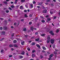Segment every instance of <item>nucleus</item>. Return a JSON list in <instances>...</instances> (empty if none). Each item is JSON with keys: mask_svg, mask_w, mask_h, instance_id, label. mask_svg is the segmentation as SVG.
<instances>
[{"mask_svg": "<svg viewBox=\"0 0 60 60\" xmlns=\"http://www.w3.org/2000/svg\"><path fill=\"white\" fill-rule=\"evenodd\" d=\"M53 54H51L49 56V58L48 59V60H51V59H50V58H51V57H53Z\"/></svg>", "mask_w": 60, "mask_h": 60, "instance_id": "obj_1", "label": "nucleus"}, {"mask_svg": "<svg viewBox=\"0 0 60 60\" xmlns=\"http://www.w3.org/2000/svg\"><path fill=\"white\" fill-rule=\"evenodd\" d=\"M55 40L54 39H51L50 41V42L51 44H53Z\"/></svg>", "mask_w": 60, "mask_h": 60, "instance_id": "obj_2", "label": "nucleus"}, {"mask_svg": "<svg viewBox=\"0 0 60 60\" xmlns=\"http://www.w3.org/2000/svg\"><path fill=\"white\" fill-rule=\"evenodd\" d=\"M49 33L51 34L52 35H54V34L53 32V31H51L49 32Z\"/></svg>", "mask_w": 60, "mask_h": 60, "instance_id": "obj_3", "label": "nucleus"}, {"mask_svg": "<svg viewBox=\"0 0 60 60\" xmlns=\"http://www.w3.org/2000/svg\"><path fill=\"white\" fill-rule=\"evenodd\" d=\"M50 20H51V19H50V18H48L47 20V22H49V21H50Z\"/></svg>", "mask_w": 60, "mask_h": 60, "instance_id": "obj_4", "label": "nucleus"}, {"mask_svg": "<svg viewBox=\"0 0 60 60\" xmlns=\"http://www.w3.org/2000/svg\"><path fill=\"white\" fill-rule=\"evenodd\" d=\"M5 31H2L1 32L2 35H4V34H5Z\"/></svg>", "mask_w": 60, "mask_h": 60, "instance_id": "obj_5", "label": "nucleus"}, {"mask_svg": "<svg viewBox=\"0 0 60 60\" xmlns=\"http://www.w3.org/2000/svg\"><path fill=\"white\" fill-rule=\"evenodd\" d=\"M36 46L38 48H40L41 46H40V45L39 44H37L36 45Z\"/></svg>", "mask_w": 60, "mask_h": 60, "instance_id": "obj_6", "label": "nucleus"}, {"mask_svg": "<svg viewBox=\"0 0 60 60\" xmlns=\"http://www.w3.org/2000/svg\"><path fill=\"white\" fill-rule=\"evenodd\" d=\"M47 10H44L43 11V13H47Z\"/></svg>", "mask_w": 60, "mask_h": 60, "instance_id": "obj_7", "label": "nucleus"}, {"mask_svg": "<svg viewBox=\"0 0 60 60\" xmlns=\"http://www.w3.org/2000/svg\"><path fill=\"white\" fill-rule=\"evenodd\" d=\"M7 27L6 26H4L3 27V29L4 30H7Z\"/></svg>", "mask_w": 60, "mask_h": 60, "instance_id": "obj_8", "label": "nucleus"}, {"mask_svg": "<svg viewBox=\"0 0 60 60\" xmlns=\"http://www.w3.org/2000/svg\"><path fill=\"white\" fill-rule=\"evenodd\" d=\"M31 30H32V31H34V27H30Z\"/></svg>", "mask_w": 60, "mask_h": 60, "instance_id": "obj_9", "label": "nucleus"}, {"mask_svg": "<svg viewBox=\"0 0 60 60\" xmlns=\"http://www.w3.org/2000/svg\"><path fill=\"white\" fill-rule=\"evenodd\" d=\"M59 31H60V30H59V29H58L56 31V33H57H57H58V32H59Z\"/></svg>", "mask_w": 60, "mask_h": 60, "instance_id": "obj_10", "label": "nucleus"}, {"mask_svg": "<svg viewBox=\"0 0 60 60\" xmlns=\"http://www.w3.org/2000/svg\"><path fill=\"white\" fill-rule=\"evenodd\" d=\"M30 5L31 8H32L33 7V4H30Z\"/></svg>", "mask_w": 60, "mask_h": 60, "instance_id": "obj_11", "label": "nucleus"}, {"mask_svg": "<svg viewBox=\"0 0 60 60\" xmlns=\"http://www.w3.org/2000/svg\"><path fill=\"white\" fill-rule=\"evenodd\" d=\"M35 43L34 42H33L32 43H31V45H32V46H34V45H35Z\"/></svg>", "mask_w": 60, "mask_h": 60, "instance_id": "obj_12", "label": "nucleus"}, {"mask_svg": "<svg viewBox=\"0 0 60 60\" xmlns=\"http://www.w3.org/2000/svg\"><path fill=\"white\" fill-rule=\"evenodd\" d=\"M23 31L24 32H26V28H24L23 29Z\"/></svg>", "mask_w": 60, "mask_h": 60, "instance_id": "obj_13", "label": "nucleus"}, {"mask_svg": "<svg viewBox=\"0 0 60 60\" xmlns=\"http://www.w3.org/2000/svg\"><path fill=\"white\" fill-rule=\"evenodd\" d=\"M40 40V39H39V38H38L37 39H36L35 40L36 41H39Z\"/></svg>", "mask_w": 60, "mask_h": 60, "instance_id": "obj_14", "label": "nucleus"}, {"mask_svg": "<svg viewBox=\"0 0 60 60\" xmlns=\"http://www.w3.org/2000/svg\"><path fill=\"white\" fill-rule=\"evenodd\" d=\"M3 3L4 4H7V2H6V1H4L3 2Z\"/></svg>", "mask_w": 60, "mask_h": 60, "instance_id": "obj_15", "label": "nucleus"}, {"mask_svg": "<svg viewBox=\"0 0 60 60\" xmlns=\"http://www.w3.org/2000/svg\"><path fill=\"white\" fill-rule=\"evenodd\" d=\"M49 42H50V40H48L47 41V43H49Z\"/></svg>", "mask_w": 60, "mask_h": 60, "instance_id": "obj_16", "label": "nucleus"}, {"mask_svg": "<svg viewBox=\"0 0 60 60\" xmlns=\"http://www.w3.org/2000/svg\"><path fill=\"white\" fill-rule=\"evenodd\" d=\"M14 46L15 47H16V48H18V45H14Z\"/></svg>", "mask_w": 60, "mask_h": 60, "instance_id": "obj_17", "label": "nucleus"}, {"mask_svg": "<svg viewBox=\"0 0 60 60\" xmlns=\"http://www.w3.org/2000/svg\"><path fill=\"white\" fill-rule=\"evenodd\" d=\"M41 22H43V23H44V22H45V20H42L41 21Z\"/></svg>", "mask_w": 60, "mask_h": 60, "instance_id": "obj_18", "label": "nucleus"}, {"mask_svg": "<svg viewBox=\"0 0 60 60\" xmlns=\"http://www.w3.org/2000/svg\"><path fill=\"white\" fill-rule=\"evenodd\" d=\"M24 16L25 17H26V18H27V17H28V16L26 14Z\"/></svg>", "mask_w": 60, "mask_h": 60, "instance_id": "obj_19", "label": "nucleus"}, {"mask_svg": "<svg viewBox=\"0 0 60 60\" xmlns=\"http://www.w3.org/2000/svg\"><path fill=\"white\" fill-rule=\"evenodd\" d=\"M32 57H34L35 56V55L34 54H33L32 55Z\"/></svg>", "mask_w": 60, "mask_h": 60, "instance_id": "obj_20", "label": "nucleus"}, {"mask_svg": "<svg viewBox=\"0 0 60 60\" xmlns=\"http://www.w3.org/2000/svg\"><path fill=\"white\" fill-rule=\"evenodd\" d=\"M38 5H40V6L42 5V3H40L38 4Z\"/></svg>", "mask_w": 60, "mask_h": 60, "instance_id": "obj_21", "label": "nucleus"}, {"mask_svg": "<svg viewBox=\"0 0 60 60\" xmlns=\"http://www.w3.org/2000/svg\"><path fill=\"white\" fill-rule=\"evenodd\" d=\"M42 48L43 49H44V50H45V49H46V48H45V47L43 46Z\"/></svg>", "mask_w": 60, "mask_h": 60, "instance_id": "obj_22", "label": "nucleus"}, {"mask_svg": "<svg viewBox=\"0 0 60 60\" xmlns=\"http://www.w3.org/2000/svg\"><path fill=\"white\" fill-rule=\"evenodd\" d=\"M47 55H49L50 54V52H47Z\"/></svg>", "mask_w": 60, "mask_h": 60, "instance_id": "obj_23", "label": "nucleus"}, {"mask_svg": "<svg viewBox=\"0 0 60 60\" xmlns=\"http://www.w3.org/2000/svg\"><path fill=\"white\" fill-rule=\"evenodd\" d=\"M45 34H43L41 35L42 36H45Z\"/></svg>", "mask_w": 60, "mask_h": 60, "instance_id": "obj_24", "label": "nucleus"}, {"mask_svg": "<svg viewBox=\"0 0 60 60\" xmlns=\"http://www.w3.org/2000/svg\"><path fill=\"white\" fill-rule=\"evenodd\" d=\"M27 49V50H28V51H30V50H31L30 49V48H28Z\"/></svg>", "mask_w": 60, "mask_h": 60, "instance_id": "obj_25", "label": "nucleus"}, {"mask_svg": "<svg viewBox=\"0 0 60 60\" xmlns=\"http://www.w3.org/2000/svg\"><path fill=\"white\" fill-rule=\"evenodd\" d=\"M50 13L51 14H53V12L52 11H50Z\"/></svg>", "mask_w": 60, "mask_h": 60, "instance_id": "obj_26", "label": "nucleus"}, {"mask_svg": "<svg viewBox=\"0 0 60 60\" xmlns=\"http://www.w3.org/2000/svg\"><path fill=\"white\" fill-rule=\"evenodd\" d=\"M20 9H23V7L22 6H21L20 7Z\"/></svg>", "mask_w": 60, "mask_h": 60, "instance_id": "obj_27", "label": "nucleus"}, {"mask_svg": "<svg viewBox=\"0 0 60 60\" xmlns=\"http://www.w3.org/2000/svg\"><path fill=\"white\" fill-rule=\"evenodd\" d=\"M32 22H29V25H31V24H32Z\"/></svg>", "mask_w": 60, "mask_h": 60, "instance_id": "obj_28", "label": "nucleus"}, {"mask_svg": "<svg viewBox=\"0 0 60 60\" xmlns=\"http://www.w3.org/2000/svg\"><path fill=\"white\" fill-rule=\"evenodd\" d=\"M17 42V41L16 40H14L13 41V43H16Z\"/></svg>", "mask_w": 60, "mask_h": 60, "instance_id": "obj_29", "label": "nucleus"}, {"mask_svg": "<svg viewBox=\"0 0 60 60\" xmlns=\"http://www.w3.org/2000/svg\"><path fill=\"white\" fill-rule=\"evenodd\" d=\"M19 58H22L23 57L21 56H19Z\"/></svg>", "mask_w": 60, "mask_h": 60, "instance_id": "obj_30", "label": "nucleus"}, {"mask_svg": "<svg viewBox=\"0 0 60 60\" xmlns=\"http://www.w3.org/2000/svg\"><path fill=\"white\" fill-rule=\"evenodd\" d=\"M9 47H13V45L11 44L9 45Z\"/></svg>", "mask_w": 60, "mask_h": 60, "instance_id": "obj_31", "label": "nucleus"}, {"mask_svg": "<svg viewBox=\"0 0 60 60\" xmlns=\"http://www.w3.org/2000/svg\"><path fill=\"white\" fill-rule=\"evenodd\" d=\"M40 57L41 59H42V58H43V56H42V55H40Z\"/></svg>", "mask_w": 60, "mask_h": 60, "instance_id": "obj_32", "label": "nucleus"}, {"mask_svg": "<svg viewBox=\"0 0 60 60\" xmlns=\"http://www.w3.org/2000/svg\"><path fill=\"white\" fill-rule=\"evenodd\" d=\"M4 22H5L6 24H7V22L6 20H5L4 21Z\"/></svg>", "mask_w": 60, "mask_h": 60, "instance_id": "obj_33", "label": "nucleus"}, {"mask_svg": "<svg viewBox=\"0 0 60 60\" xmlns=\"http://www.w3.org/2000/svg\"><path fill=\"white\" fill-rule=\"evenodd\" d=\"M50 39V37H48L47 39L48 40H49V39Z\"/></svg>", "mask_w": 60, "mask_h": 60, "instance_id": "obj_34", "label": "nucleus"}, {"mask_svg": "<svg viewBox=\"0 0 60 60\" xmlns=\"http://www.w3.org/2000/svg\"><path fill=\"white\" fill-rule=\"evenodd\" d=\"M52 47L53 49H54L55 48V45H52Z\"/></svg>", "mask_w": 60, "mask_h": 60, "instance_id": "obj_35", "label": "nucleus"}, {"mask_svg": "<svg viewBox=\"0 0 60 60\" xmlns=\"http://www.w3.org/2000/svg\"><path fill=\"white\" fill-rule=\"evenodd\" d=\"M12 55H9V57H12Z\"/></svg>", "mask_w": 60, "mask_h": 60, "instance_id": "obj_36", "label": "nucleus"}, {"mask_svg": "<svg viewBox=\"0 0 60 60\" xmlns=\"http://www.w3.org/2000/svg\"><path fill=\"white\" fill-rule=\"evenodd\" d=\"M6 12L7 13H8L9 12V11L7 10L6 11Z\"/></svg>", "mask_w": 60, "mask_h": 60, "instance_id": "obj_37", "label": "nucleus"}, {"mask_svg": "<svg viewBox=\"0 0 60 60\" xmlns=\"http://www.w3.org/2000/svg\"><path fill=\"white\" fill-rule=\"evenodd\" d=\"M11 7L12 8H14V6L13 5H12L11 6Z\"/></svg>", "mask_w": 60, "mask_h": 60, "instance_id": "obj_38", "label": "nucleus"}, {"mask_svg": "<svg viewBox=\"0 0 60 60\" xmlns=\"http://www.w3.org/2000/svg\"><path fill=\"white\" fill-rule=\"evenodd\" d=\"M54 54H55V55H56V54H57V52H54Z\"/></svg>", "mask_w": 60, "mask_h": 60, "instance_id": "obj_39", "label": "nucleus"}, {"mask_svg": "<svg viewBox=\"0 0 60 60\" xmlns=\"http://www.w3.org/2000/svg\"><path fill=\"white\" fill-rule=\"evenodd\" d=\"M3 29V28L2 27H0V30H2Z\"/></svg>", "mask_w": 60, "mask_h": 60, "instance_id": "obj_40", "label": "nucleus"}, {"mask_svg": "<svg viewBox=\"0 0 60 60\" xmlns=\"http://www.w3.org/2000/svg\"><path fill=\"white\" fill-rule=\"evenodd\" d=\"M32 16H33L32 15L30 14L29 15V17H32Z\"/></svg>", "mask_w": 60, "mask_h": 60, "instance_id": "obj_41", "label": "nucleus"}, {"mask_svg": "<svg viewBox=\"0 0 60 60\" xmlns=\"http://www.w3.org/2000/svg\"><path fill=\"white\" fill-rule=\"evenodd\" d=\"M35 52V50H33L32 51V53H34V52Z\"/></svg>", "mask_w": 60, "mask_h": 60, "instance_id": "obj_42", "label": "nucleus"}, {"mask_svg": "<svg viewBox=\"0 0 60 60\" xmlns=\"http://www.w3.org/2000/svg\"><path fill=\"white\" fill-rule=\"evenodd\" d=\"M24 12H27V10H25L24 11Z\"/></svg>", "mask_w": 60, "mask_h": 60, "instance_id": "obj_43", "label": "nucleus"}, {"mask_svg": "<svg viewBox=\"0 0 60 60\" xmlns=\"http://www.w3.org/2000/svg\"><path fill=\"white\" fill-rule=\"evenodd\" d=\"M42 52H43V53H46V51L44 50H43L42 51Z\"/></svg>", "mask_w": 60, "mask_h": 60, "instance_id": "obj_44", "label": "nucleus"}, {"mask_svg": "<svg viewBox=\"0 0 60 60\" xmlns=\"http://www.w3.org/2000/svg\"><path fill=\"white\" fill-rule=\"evenodd\" d=\"M8 8H9V10H12V9H11V7H9Z\"/></svg>", "mask_w": 60, "mask_h": 60, "instance_id": "obj_45", "label": "nucleus"}, {"mask_svg": "<svg viewBox=\"0 0 60 60\" xmlns=\"http://www.w3.org/2000/svg\"><path fill=\"white\" fill-rule=\"evenodd\" d=\"M4 38H3L1 39L0 41H3V40L4 39Z\"/></svg>", "mask_w": 60, "mask_h": 60, "instance_id": "obj_46", "label": "nucleus"}, {"mask_svg": "<svg viewBox=\"0 0 60 60\" xmlns=\"http://www.w3.org/2000/svg\"><path fill=\"white\" fill-rule=\"evenodd\" d=\"M38 20V18L36 17L35 19V20Z\"/></svg>", "mask_w": 60, "mask_h": 60, "instance_id": "obj_47", "label": "nucleus"}, {"mask_svg": "<svg viewBox=\"0 0 60 60\" xmlns=\"http://www.w3.org/2000/svg\"><path fill=\"white\" fill-rule=\"evenodd\" d=\"M0 19H1V20H4V19L2 18H0Z\"/></svg>", "mask_w": 60, "mask_h": 60, "instance_id": "obj_48", "label": "nucleus"}, {"mask_svg": "<svg viewBox=\"0 0 60 60\" xmlns=\"http://www.w3.org/2000/svg\"><path fill=\"white\" fill-rule=\"evenodd\" d=\"M1 53H3V50L2 49L1 51Z\"/></svg>", "mask_w": 60, "mask_h": 60, "instance_id": "obj_49", "label": "nucleus"}, {"mask_svg": "<svg viewBox=\"0 0 60 60\" xmlns=\"http://www.w3.org/2000/svg\"><path fill=\"white\" fill-rule=\"evenodd\" d=\"M36 3V2H35V1H34L33 2V4H35Z\"/></svg>", "mask_w": 60, "mask_h": 60, "instance_id": "obj_50", "label": "nucleus"}, {"mask_svg": "<svg viewBox=\"0 0 60 60\" xmlns=\"http://www.w3.org/2000/svg\"><path fill=\"white\" fill-rule=\"evenodd\" d=\"M47 54L46 53V54H45L44 55V56H47Z\"/></svg>", "mask_w": 60, "mask_h": 60, "instance_id": "obj_51", "label": "nucleus"}, {"mask_svg": "<svg viewBox=\"0 0 60 60\" xmlns=\"http://www.w3.org/2000/svg\"><path fill=\"white\" fill-rule=\"evenodd\" d=\"M50 2V0H48L47 1V2Z\"/></svg>", "mask_w": 60, "mask_h": 60, "instance_id": "obj_52", "label": "nucleus"}, {"mask_svg": "<svg viewBox=\"0 0 60 60\" xmlns=\"http://www.w3.org/2000/svg\"><path fill=\"white\" fill-rule=\"evenodd\" d=\"M14 33L12 34L11 35V36H12V37H13V36H14Z\"/></svg>", "mask_w": 60, "mask_h": 60, "instance_id": "obj_53", "label": "nucleus"}, {"mask_svg": "<svg viewBox=\"0 0 60 60\" xmlns=\"http://www.w3.org/2000/svg\"><path fill=\"white\" fill-rule=\"evenodd\" d=\"M49 17V15H47L45 17L46 18H48Z\"/></svg>", "mask_w": 60, "mask_h": 60, "instance_id": "obj_54", "label": "nucleus"}, {"mask_svg": "<svg viewBox=\"0 0 60 60\" xmlns=\"http://www.w3.org/2000/svg\"><path fill=\"white\" fill-rule=\"evenodd\" d=\"M24 43H25V41H23V45H24Z\"/></svg>", "mask_w": 60, "mask_h": 60, "instance_id": "obj_55", "label": "nucleus"}, {"mask_svg": "<svg viewBox=\"0 0 60 60\" xmlns=\"http://www.w3.org/2000/svg\"><path fill=\"white\" fill-rule=\"evenodd\" d=\"M14 25L15 26H16V22H15L14 23Z\"/></svg>", "mask_w": 60, "mask_h": 60, "instance_id": "obj_56", "label": "nucleus"}, {"mask_svg": "<svg viewBox=\"0 0 60 60\" xmlns=\"http://www.w3.org/2000/svg\"><path fill=\"white\" fill-rule=\"evenodd\" d=\"M25 53V52L24 51H23V55H24Z\"/></svg>", "mask_w": 60, "mask_h": 60, "instance_id": "obj_57", "label": "nucleus"}, {"mask_svg": "<svg viewBox=\"0 0 60 60\" xmlns=\"http://www.w3.org/2000/svg\"><path fill=\"white\" fill-rule=\"evenodd\" d=\"M56 16H54V19H56Z\"/></svg>", "mask_w": 60, "mask_h": 60, "instance_id": "obj_58", "label": "nucleus"}, {"mask_svg": "<svg viewBox=\"0 0 60 60\" xmlns=\"http://www.w3.org/2000/svg\"><path fill=\"white\" fill-rule=\"evenodd\" d=\"M25 36L26 37H27V36H28V35H25Z\"/></svg>", "mask_w": 60, "mask_h": 60, "instance_id": "obj_59", "label": "nucleus"}, {"mask_svg": "<svg viewBox=\"0 0 60 60\" xmlns=\"http://www.w3.org/2000/svg\"><path fill=\"white\" fill-rule=\"evenodd\" d=\"M35 34H36V35H37V34H38V32H36L35 33Z\"/></svg>", "mask_w": 60, "mask_h": 60, "instance_id": "obj_60", "label": "nucleus"}, {"mask_svg": "<svg viewBox=\"0 0 60 60\" xmlns=\"http://www.w3.org/2000/svg\"><path fill=\"white\" fill-rule=\"evenodd\" d=\"M34 37L33 36L31 38V39H34Z\"/></svg>", "mask_w": 60, "mask_h": 60, "instance_id": "obj_61", "label": "nucleus"}, {"mask_svg": "<svg viewBox=\"0 0 60 60\" xmlns=\"http://www.w3.org/2000/svg\"><path fill=\"white\" fill-rule=\"evenodd\" d=\"M37 8H40V6H37Z\"/></svg>", "mask_w": 60, "mask_h": 60, "instance_id": "obj_62", "label": "nucleus"}, {"mask_svg": "<svg viewBox=\"0 0 60 60\" xmlns=\"http://www.w3.org/2000/svg\"><path fill=\"white\" fill-rule=\"evenodd\" d=\"M11 50L13 51V50H14V49H13V48H12L11 49Z\"/></svg>", "mask_w": 60, "mask_h": 60, "instance_id": "obj_63", "label": "nucleus"}, {"mask_svg": "<svg viewBox=\"0 0 60 60\" xmlns=\"http://www.w3.org/2000/svg\"><path fill=\"white\" fill-rule=\"evenodd\" d=\"M55 50L56 51V52H58V50L55 49Z\"/></svg>", "mask_w": 60, "mask_h": 60, "instance_id": "obj_64", "label": "nucleus"}]
</instances>
